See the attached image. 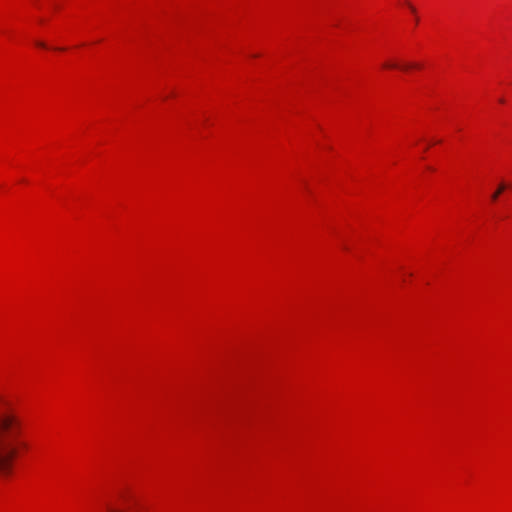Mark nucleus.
I'll return each mask as SVG.
<instances>
[{
    "label": "nucleus",
    "instance_id": "1",
    "mask_svg": "<svg viewBox=\"0 0 512 512\" xmlns=\"http://www.w3.org/2000/svg\"><path fill=\"white\" fill-rule=\"evenodd\" d=\"M22 432L20 419L11 413H0V472H9L17 455L18 447H25L19 441Z\"/></svg>",
    "mask_w": 512,
    "mask_h": 512
},
{
    "label": "nucleus",
    "instance_id": "2",
    "mask_svg": "<svg viewBox=\"0 0 512 512\" xmlns=\"http://www.w3.org/2000/svg\"><path fill=\"white\" fill-rule=\"evenodd\" d=\"M507 188V186L504 183H501L498 187V189L492 194L491 199L493 201H496L499 197V195Z\"/></svg>",
    "mask_w": 512,
    "mask_h": 512
},
{
    "label": "nucleus",
    "instance_id": "3",
    "mask_svg": "<svg viewBox=\"0 0 512 512\" xmlns=\"http://www.w3.org/2000/svg\"><path fill=\"white\" fill-rule=\"evenodd\" d=\"M35 45H36L37 47H40V48H44V49H46V48H47L46 43H45V42H43V41H40V40L35 41Z\"/></svg>",
    "mask_w": 512,
    "mask_h": 512
},
{
    "label": "nucleus",
    "instance_id": "4",
    "mask_svg": "<svg viewBox=\"0 0 512 512\" xmlns=\"http://www.w3.org/2000/svg\"><path fill=\"white\" fill-rule=\"evenodd\" d=\"M412 14H416V8L408 1L405 2Z\"/></svg>",
    "mask_w": 512,
    "mask_h": 512
}]
</instances>
